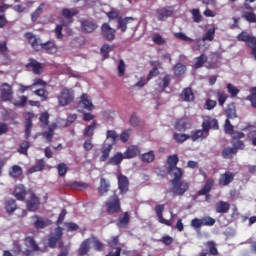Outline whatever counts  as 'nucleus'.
Here are the masks:
<instances>
[{
    "label": "nucleus",
    "instance_id": "obj_1",
    "mask_svg": "<svg viewBox=\"0 0 256 256\" xmlns=\"http://www.w3.org/2000/svg\"><path fill=\"white\" fill-rule=\"evenodd\" d=\"M211 129H213L214 131H217V129H219V122L217 121V119H204L202 122V130L198 129L191 131L189 139H191V141L193 142L199 141V139L200 141H203V139H207V137H209V131H211Z\"/></svg>",
    "mask_w": 256,
    "mask_h": 256
},
{
    "label": "nucleus",
    "instance_id": "obj_2",
    "mask_svg": "<svg viewBox=\"0 0 256 256\" xmlns=\"http://www.w3.org/2000/svg\"><path fill=\"white\" fill-rule=\"evenodd\" d=\"M173 179L170 181L172 184L171 193L174 197H183L187 191H189V183L187 181H181L183 173L172 176Z\"/></svg>",
    "mask_w": 256,
    "mask_h": 256
},
{
    "label": "nucleus",
    "instance_id": "obj_3",
    "mask_svg": "<svg viewBox=\"0 0 256 256\" xmlns=\"http://www.w3.org/2000/svg\"><path fill=\"white\" fill-rule=\"evenodd\" d=\"M104 205H105L106 213L108 215H117V213H121V199L116 193L110 196L106 200Z\"/></svg>",
    "mask_w": 256,
    "mask_h": 256
},
{
    "label": "nucleus",
    "instance_id": "obj_4",
    "mask_svg": "<svg viewBox=\"0 0 256 256\" xmlns=\"http://www.w3.org/2000/svg\"><path fill=\"white\" fill-rule=\"evenodd\" d=\"M57 99L60 107H67V105L73 103L75 100V92L73 89L65 87L60 91V95Z\"/></svg>",
    "mask_w": 256,
    "mask_h": 256
},
{
    "label": "nucleus",
    "instance_id": "obj_5",
    "mask_svg": "<svg viewBox=\"0 0 256 256\" xmlns=\"http://www.w3.org/2000/svg\"><path fill=\"white\" fill-rule=\"evenodd\" d=\"M178 163H179V156L177 154L168 156L167 171H168L170 177L183 174V170H181V168L177 167Z\"/></svg>",
    "mask_w": 256,
    "mask_h": 256
},
{
    "label": "nucleus",
    "instance_id": "obj_6",
    "mask_svg": "<svg viewBox=\"0 0 256 256\" xmlns=\"http://www.w3.org/2000/svg\"><path fill=\"white\" fill-rule=\"evenodd\" d=\"M214 185L215 179L208 178L204 184V187L197 192V195L200 197L205 195V201L209 203V201H211V194L209 193H211V189H213Z\"/></svg>",
    "mask_w": 256,
    "mask_h": 256
},
{
    "label": "nucleus",
    "instance_id": "obj_7",
    "mask_svg": "<svg viewBox=\"0 0 256 256\" xmlns=\"http://www.w3.org/2000/svg\"><path fill=\"white\" fill-rule=\"evenodd\" d=\"M117 34V31L115 28H111V25L108 23H103L101 26V35L105 41H114L115 35Z\"/></svg>",
    "mask_w": 256,
    "mask_h": 256
},
{
    "label": "nucleus",
    "instance_id": "obj_8",
    "mask_svg": "<svg viewBox=\"0 0 256 256\" xmlns=\"http://www.w3.org/2000/svg\"><path fill=\"white\" fill-rule=\"evenodd\" d=\"M61 239H63V230L58 227L50 234L48 238V247L50 249H55L58 241H61Z\"/></svg>",
    "mask_w": 256,
    "mask_h": 256
},
{
    "label": "nucleus",
    "instance_id": "obj_9",
    "mask_svg": "<svg viewBox=\"0 0 256 256\" xmlns=\"http://www.w3.org/2000/svg\"><path fill=\"white\" fill-rule=\"evenodd\" d=\"M174 129L179 131V133H185L187 129H191V121H189L187 116L178 118L174 122Z\"/></svg>",
    "mask_w": 256,
    "mask_h": 256
},
{
    "label": "nucleus",
    "instance_id": "obj_10",
    "mask_svg": "<svg viewBox=\"0 0 256 256\" xmlns=\"http://www.w3.org/2000/svg\"><path fill=\"white\" fill-rule=\"evenodd\" d=\"M25 38L27 39L28 43L31 44V47L34 51H43L44 43L41 41V38L33 35L32 33H26Z\"/></svg>",
    "mask_w": 256,
    "mask_h": 256
},
{
    "label": "nucleus",
    "instance_id": "obj_11",
    "mask_svg": "<svg viewBox=\"0 0 256 256\" xmlns=\"http://www.w3.org/2000/svg\"><path fill=\"white\" fill-rule=\"evenodd\" d=\"M26 207L28 211H38L39 207H41V199H39L37 195L31 194L29 199L26 201Z\"/></svg>",
    "mask_w": 256,
    "mask_h": 256
},
{
    "label": "nucleus",
    "instance_id": "obj_12",
    "mask_svg": "<svg viewBox=\"0 0 256 256\" xmlns=\"http://www.w3.org/2000/svg\"><path fill=\"white\" fill-rule=\"evenodd\" d=\"M117 179L120 195H125L129 191V178L123 174H119Z\"/></svg>",
    "mask_w": 256,
    "mask_h": 256
},
{
    "label": "nucleus",
    "instance_id": "obj_13",
    "mask_svg": "<svg viewBox=\"0 0 256 256\" xmlns=\"http://www.w3.org/2000/svg\"><path fill=\"white\" fill-rule=\"evenodd\" d=\"M0 97L2 101H13V88L8 83H3Z\"/></svg>",
    "mask_w": 256,
    "mask_h": 256
},
{
    "label": "nucleus",
    "instance_id": "obj_14",
    "mask_svg": "<svg viewBox=\"0 0 256 256\" xmlns=\"http://www.w3.org/2000/svg\"><path fill=\"white\" fill-rule=\"evenodd\" d=\"M235 179V174L233 172H225L220 175L218 179V184L220 187H227V185H231Z\"/></svg>",
    "mask_w": 256,
    "mask_h": 256
},
{
    "label": "nucleus",
    "instance_id": "obj_15",
    "mask_svg": "<svg viewBox=\"0 0 256 256\" xmlns=\"http://www.w3.org/2000/svg\"><path fill=\"white\" fill-rule=\"evenodd\" d=\"M163 211H165V205L158 204L155 206V213L158 217L159 223H162V225H167V227H171V221L163 218Z\"/></svg>",
    "mask_w": 256,
    "mask_h": 256
},
{
    "label": "nucleus",
    "instance_id": "obj_16",
    "mask_svg": "<svg viewBox=\"0 0 256 256\" xmlns=\"http://www.w3.org/2000/svg\"><path fill=\"white\" fill-rule=\"evenodd\" d=\"M158 21H165L173 15V9L171 7H162L156 10Z\"/></svg>",
    "mask_w": 256,
    "mask_h": 256
},
{
    "label": "nucleus",
    "instance_id": "obj_17",
    "mask_svg": "<svg viewBox=\"0 0 256 256\" xmlns=\"http://www.w3.org/2000/svg\"><path fill=\"white\" fill-rule=\"evenodd\" d=\"M24 245L28 249H31V251L37 252H43L41 248L39 247V244H37V241H35V238L33 236H27L24 238Z\"/></svg>",
    "mask_w": 256,
    "mask_h": 256
},
{
    "label": "nucleus",
    "instance_id": "obj_18",
    "mask_svg": "<svg viewBox=\"0 0 256 256\" xmlns=\"http://www.w3.org/2000/svg\"><path fill=\"white\" fill-rule=\"evenodd\" d=\"M180 98L186 103H193V101H195V93H193V89L191 87H186L182 90Z\"/></svg>",
    "mask_w": 256,
    "mask_h": 256
},
{
    "label": "nucleus",
    "instance_id": "obj_19",
    "mask_svg": "<svg viewBox=\"0 0 256 256\" xmlns=\"http://www.w3.org/2000/svg\"><path fill=\"white\" fill-rule=\"evenodd\" d=\"M111 190V183L105 179V178H100V184L98 187V193L100 197H105L107 193Z\"/></svg>",
    "mask_w": 256,
    "mask_h": 256
},
{
    "label": "nucleus",
    "instance_id": "obj_20",
    "mask_svg": "<svg viewBox=\"0 0 256 256\" xmlns=\"http://www.w3.org/2000/svg\"><path fill=\"white\" fill-rule=\"evenodd\" d=\"M81 29L83 33H93L97 29V24L91 20H81Z\"/></svg>",
    "mask_w": 256,
    "mask_h": 256
},
{
    "label": "nucleus",
    "instance_id": "obj_21",
    "mask_svg": "<svg viewBox=\"0 0 256 256\" xmlns=\"http://www.w3.org/2000/svg\"><path fill=\"white\" fill-rule=\"evenodd\" d=\"M13 195L16 197L17 201H25V198L27 197L25 186L23 184L15 186Z\"/></svg>",
    "mask_w": 256,
    "mask_h": 256
},
{
    "label": "nucleus",
    "instance_id": "obj_22",
    "mask_svg": "<svg viewBox=\"0 0 256 256\" xmlns=\"http://www.w3.org/2000/svg\"><path fill=\"white\" fill-rule=\"evenodd\" d=\"M78 107H82V109H86V111H93L95 106L93 105V102L89 100L87 94H82L78 103Z\"/></svg>",
    "mask_w": 256,
    "mask_h": 256
},
{
    "label": "nucleus",
    "instance_id": "obj_23",
    "mask_svg": "<svg viewBox=\"0 0 256 256\" xmlns=\"http://www.w3.org/2000/svg\"><path fill=\"white\" fill-rule=\"evenodd\" d=\"M32 219H35L33 222L35 229H45V227L51 225L49 219H43L41 216L34 215Z\"/></svg>",
    "mask_w": 256,
    "mask_h": 256
},
{
    "label": "nucleus",
    "instance_id": "obj_24",
    "mask_svg": "<svg viewBox=\"0 0 256 256\" xmlns=\"http://www.w3.org/2000/svg\"><path fill=\"white\" fill-rule=\"evenodd\" d=\"M229 209H231V204H229V202L219 201L215 204L216 213L225 215L226 213H229Z\"/></svg>",
    "mask_w": 256,
    "mask_h": 256
},
{
    "label": "nucleus",
    "instance_id": "obj_25",
    "mask_svg": "<svg viewBox=\"0 0 256 256\" xmlns=\"http://www.w3.org/2000/svg\"><path fill=\"white\" fill-rule=\"evenodd\" d=\"M139 153H141V150L138 148V146H129L123 154L124 159H134V157H137Z\"/></svg>",
    "mask_w": 256,
    "mask_h": 256
},
{
    "label": "nucleus",
    "instance_id": "obj_26",
    "mask_svg": "<svg viewBox=\"0 0 256 256\" xmlns=\"http://www.w3.org/2000/svg\"><path fill=\"white\" fill-rule=\"evenodd\" d=\"M89 251H91V239L87 238L81 243L78 249V255L80 256L88 255Z\"/></svg>",
    "mask_w": 256,
    "mask_h": 256
},
{
    "label": "nucleus",
    "instance_id": "obj_27",
    "mask_svg": "<svg viewBox=\"0 0 256 256\" xmlns=\"http://www.w3.org/2000/svg\"><path fill=\"white\" fill-rule=\"evenodd\" d=\"M213 95H216L220 107H224L227 99H229V95L223 90H214Z\"/></svg>",
    "mask_w": 256,
    "mask_h": 256
},
{
    "label": "nucleus",
    "instance_id": "obj_28",
    "mask_svg": "<svg viewBox=\"0 0 256 256\" xmlns=\"http://www.w3.org/2000/svg\"><path fill=\"white\" fill-rule=\"evenodd\" d=\"M129 221H131V217L129 216V212H123L122 215L119 216L116 225L120 229H125V227H127V225H129Z\"/></svg>",
    "mask_w": 256,
    "mask_h": 256
},
{
    "label": "nucleus",
    "instance_id": "obj_29",
    "mask_svg": "<svg viewBox=\"0 0 256 256\" xmlns=\"http://www.w3.org/2000/svg\"><path fill=\"white\" fill-rule=\"evenodd\" d=\"M113 150V144H104L101 149V156L100 161L103 163L109 159V155L111 154V151Z\"/></svg>",
    "mask_w": 256,
    "mask_h": 256
},
{
    "label": "nucleus",
    "instance_id": "obj_30",
    "mask_svg": "<svg viewBox=\"0 0 256 256\" xmlns=\"http://www.w3.org/2000/svg\"><path fill=\"white\" fill-rule=\"evenodd\" d=\"M42 51H45L48 55H55L57 53V45H55V42L48 41L42 45Z\"/></svg>",
    "mask_w": 256,
    "mask_h": 256
},
{
    "label": "nucleus",
    "instance_id": "obj_31",
    "mask_svg": "<svg viewBox=\"0 0 256 256\" xmlns=\"http://www.w3.org/2000/svg\"><path fill=\"white\" fill-rule=\"evenodd\" d=\"M45 169V159L37 160L36 164L28 169V174L32 175V173H37L39 171H43Z\"/></svg>",
    "mask_w": 256,
    "mask_h": 256
},
{
    "label": "nucleus",
    "instance_id": "obj_32",
    "mask_svg": "<svg viewBox=\"0 0 256 256\" xmlns=\"http://www.w3.org/2000/svg\"><path fill=\"white\" fill-rule=\"evenodd\" d=\"M95 129H97V121H92L89 126L83 130L84 137H89V139H93V135H95Z\"/></svg>",
    "mask_w": 256,
    "mask_h": 256
},
{
    "label": "nucleus",
    "instance_id": "obj_33",
    "mask_svg": "<svg viewBox=\"0 0 256 256\" xmlns=\"http://www.w3.org/2000/svg\"><path fill=\"white\" fill-rule=\"evenodd\" d=\"M4 209L8 214L15 213L17 211V201L13 198L8 199L4 204Z\"/></svg>",
    "mask_w": 256,
    "mask_h": 256
},
{
    "label": "nucleus",
    "instance_id": "obj_34",
    "mask_svg": "<svg viewBox=\"0 0 256 256\" xmlns=\"http://www.w3.org/2000/svg\"><path fill=\"white\" fill-rule=\"evenodd\" d=\"M56 127H57V124H52L51 126H49L48 131H44L42 133V137L46 139L47 143H51V141H53Z\"/></svg>",
    "mask_w": 256,
    "mask_h": 256
},
{
    "label": "nucleus",
    "instance_id": "obj_35",
    "mask_svg": "<svg viewBox=\"0 0 256 256\" xmlns=\"http://www.w3.org/2000/svg\"><path fill=\"white\" fill-rule=\"evenodd\" d=\"M133 21H135L133 17H125L123 19H118V29H120L122 33H125V31H127V25L133 23Z\"/></svg>",
    "mask_w": 256,
    "mask_h": 256
},
{
    "label": "nucleus",
    "instance_id": "obj_36",
    "mask_svg": "<svg viewBox=\"0 0 256 256\" xmlns=\"http://www.w3.org/2000/svg\"><path fill=\"white\" fill-rule=\"evenodd\" d=\"M227 119H235L237 117V108L235 107V103H230L227 105L225 110Z\"/></svg>",
    "mask_w": 256,
    "mask_h": 256
},
{
    "label": "nucleus",
    "instance_id": "obj_37",
    "mask_svg": "<svg viewBox=\"0 0 256 256\" xmlns=\"http://www.w3.org/2000/svg\"><path fill=\"white\" fill-rule=\"evenodd\" d=\"M123 159H125V156L121 152H117L114 156H112L108 160V165H119L120 163H123Z\"/></svg>",
    "mask_w": 256,
    "mask_h": 256
},
{
    "label": "nucleus",
    "instance_id": "obj_38",
    "mask_svg": "<svg viewBox=\"0 0 256 256\" xmlns=\"http://www.w3.org/2000/svg\"><path fill=\"white\" fill-rule=\"evenodd\" d=\"M172 139L175 141V143L182 144L185 143V141H189V134L174 132Z\"/></svg>",
    "mask_w": 256,
    "mask_h": 256
},
{
    "label": "nucleus",
    "instance_id": "obj_39",
    "mask_svg": "<svg viewBox=\"0 0 256 256\" xmlns=\"http://www.w3.org/2000/svg\"><path fill=\"white\" fill-rule=\"evenodd\" d=\"M9 175L12 179H17L23 175V168L19 165H13L9 170Z\"/></svg>",
    "mask_w": 256,
    "mask_h": 256
},
{
    "label": "nucleus",
    "instance_id": "obj_40",
    "mask_svg": "<svg viewBox=\"0 0 256 256\" xmlns=\"http://www.w3.org/2000/svg\"><path fill=\"white\" fill-rule=\"evenodd\" d=\"M234 155H237V148L226 147L222 150L223 159H233Z\"/></svg>",
    "mask_w": 256,
    "mask_h": 256
},
{
    "label": "nucleus",
    "instance_id": "obj_41",
    "mask_svg": "<svg viewBox=\"0 0 256 256\" xmlns=\"http://www.w3.org/2000/svg\"><path fill=\"white\" fill-rule=\"evenodd\" d=\"M186 71H187V66H185L183 63L179 62L174 65L175 77H181V75H185Z\"/></svg>",
    "mask_w": 256,
    "mask_h": 256
},
{
    "label": "nucleus",
    "instance_id": "obj_42",
    "mask_svg": "<svg viewBox=\"0 0 256 256\" xmlns=\"http://www.w3.org/2000/svg\"><path fill=\"white\" fill-rule=\"evenodd\" d=\"M29 147H31V143L27 140H24L20 143L17 152L20 153V155H25L27 157V155H29Z\"/></svg>",
    "mask_w": 256,
    "mask_h": 256
},
{
    "label": "nucleus",
    "instance_id": "obj_43",
    "mask_svg": "<svg viewBox=\"0 0 256 256\" xmlns=\"http://www.w3.org/2000/svg\"><path fill=\"white\" fill-rule=\"evenodd\" d=\"M250 95L245 98V101H250L252 109H256V87L249 89Z\"/></svg>",
    "mask_w": 256,
    "mask_h": 256
},
{
    "label": "nucleus",
    "instance_id": "obj_44",
    "mask_svg": "<svg viewBox=\"0 0 256 256\" xmlns=\"http://www.w3.org/2000/svg\"><path fill=\"white\" fill-rule=\"evenodd\" d=\"M28 65L32 67L34 75H41L43 71V65L41 63L37 62V60H32Z\"/></svg>",
    "mask_w": 256,
    "mask_h": 256
},
{
    "label": "nucleus",
    "instance_id": "obj_45",
    "mask_svg": "<svg viewBox=\"0 0 256 256\" xmlns=\"http://www.w3.org/2000/svg\"><path fill=\"white\" fill-rule=\"evenodd\" d=\"M45 10V3H41L36 10L31 14V19L35 23L39 17L43 14V11Z\"/></svg>",
    "mask_w": 256,
    "mask_h": 256
},
{
    "label": "nucleus",
    "instance_id": "obj_46",
    "mask_svg": "<svg viewBox=\"0 0 256 256\" xmlns=\"http://www.w3.org/2000/svg\"><path fill=\"white\" fill-rule=\"evenodd\" d=\"M141 161H143V163H153L155 161V152L150 150L149 152L142 154Z\"/></svg>",
    "mask_w": 256,
    "mask_h": 256
},
{
    "label": "nucleus",
    "instance_id": "obj_47",
    "mask_svg": "<svg viewBox=\"0 0 256 256\" xmlns=\"http://www.w3.org/2000/svg\"><path fill=\"white\" fill-rule=\"evenodd\" d=\"M190 13L194 23H201V21H203V15H201V10H199V8H193Z\"/></svg>",
    "mask_w": 256,
    "mask_h": 256
},
{
    "label": "nucleus",
    "instance_id": "obj_48",
    "mask_svg": "<svg viewBox=\"0 0 256 256\" xmlns=\"http://www.w3.org/2000/svg\"><path fill=\"white\" fill-rule=\"evenodd\" d=\"M206 247L208 248V251L210 255L217 256L219 255V250H217V244L215 241L210 240L206 243Z\"/></svg>",
    "mask_w": 256,
    "mask_h": 256
},
{
    "label": "nucleus",
    "instance_id": "obj_49",
    "mask_svg": "<svg viewBox=\"0 0 256 256\" xmlns=\"http://www.w3.org/2000/svg\"><path fill=\"white\" fill-rule=\"evenodd\" d=\"M194 68L201 69L205 63H207V56L205 54H201L200 56L195 58Z\"/></svg>",
    "mask_w": 256,
    "mask_h": 256
},
{
    "label": "nucleus",
    "instance_id": "obj_50",
    "mask_svg": "<svg viewBox=\"0 0 256 256\" xmlns=\"http://www.w3.org/2000/svg\"><path fill=\"white\" fill-rule=\"evenodd\" d=\"M34 95L40 97L41 101H47V99H49V91H47L45 88L35 90Z\"/></svg>",
    "mask_w": 256,
    "mask_h": 256
},
{
    "label": "nucleus",
    "instance_id": "obj_51",
    "mask_svg": "<svg viewBox=\"0 0 256 256\" xmlns=\"http://www.w3.org/2000/svg\"><path fill=\"white\" fill-rule=\"evenodd\" d=\"M226 89L230 95V97L235 98L239 95V93L241 92V90H239V88L235 87V85L228 83L226 85Z\"/></svg>",
    "mask_w": 256,
    "mask_h": 256
},
{
    "label": "nucleus",
    "instance_id": "obj_52",
    "mask_svg": "<svg viewBox=\"0 0 256 256\" xmlns=\"http://www.w3.org/2000/svg\"><path fill=\"white\" fill-rule=\"evenodd\" d=\"M62 15L66 19H71L72 17H75V15H79V11H77L75 8H65L62 10Z\"/></svg>",
    "mask_w": 256,
    "mask_h": 256
},
{
    "label": "nucleus",
    "instance_id": "obj_53",
    "mask_svg": "<svg viewBox=\"0 0 256 256\" xmlns=\"http://www.w3.org/2000/svg\"><path fill=\"white\" fill-rule=\"evenodd\" d=\"M171 85V75L166 74L162 79L161 83H159V87L161 88L162 91H165L167 87Z\"/></svg>",
    "mask_w": 256,
    "mask_h": 256
},
{
    "label": "nucleus",
    "instance_id": "obj_54",
    "mask_svg": "<svg viewBox=\"0 0 256 256\" xmlns=\"http://www.w3.org/2000/svg\"><path fill=\"white\" fill-rule=\"evenodd\" d=\"M27 100H28L27 96L22 95V96H19L18 99L14 100L12 102V105H14V107L21 108L24 105H27Z\"/></svg>",
    "mask_w": 256,
    "mask_h": 256
},
{
    "label": "nucleus",
    "instance_id": "obj_55",
    "mask_svg": "<svg viewBox=\"0 0 256 256\" xmlns=\"http://www.w3.org/2000/svg\"><path fill=\"white\" fill-rule=\"evenodd\" d=\"M106 139H111L110 145H115L117 143V139H119V135L115 130H108L106 132Z\"/></svg>",
    "mask_w": 256,
    "mask_h": 256
},
{
    "label": "nucleus",
    "instance_id": "obj_56",
    "mask_svg": "<svg viewBox=\"0 0 256 256\" xmlns=\"http://www.w3.org/2000/svg\"><path fill=\"white\" fill-rule=\"evenodd\" d=\"M215 39V26H212L207 30L205 35L202 37V41H213Z\"/></svg>",
    "mask_w": 256,
    "mask_h": 256
},
{
    "label": "nucleus",
    "instance_id": "obj_57",
    "mask_svg": "<svg viewBox=\"0 0 256 256\" xmlns=\"http://www.w3.org/2000/svg\"><path fill=\"white\" fill-rule=\"evenodd\" d=\"M57 171L59 177H65V175H67V171H69V168L65 162H61L57 165Z\"/></svg>",
    "mask_w": 256,
    "mask_h": 256
},
{
    "label": "nucleus",
    "instance_id": "obj_58",
    "mask_svg": "<svg viewBox=\"0 0 256 256\" xmlns=\"http://www.w3.org/2000/svg\"><path fill=\"white\" fill-rule=\"evenodd\" d=\"M23 118L25 120V125H30L33 127V119L35 118V113L33 112H24Z\"/></svg>",
    "mask_w": 256,
    "mask_h": 256
},
{
    "label": "nucleus",
    "instance_id": "obj_59",
    "mask_svg": "<svg viewBox=\"0 0 256 256\" xmlns=\"http://www.w3.org/2000/svg\"><path fill=\"white\" fill-rule=\"evenodd\" d=\"M113 49V46L109 45V44H104L100 51L103 54V60L105 59H109V53H111V50Z\"/></svg>",
    "mask_w": 256,
    "mask_h": 256
},
{
    "label": "nucleus",
    "instance_id": "obj_60",
    "mask_svg": "<svg viewBox=\"0 0 256 256\" xmlns=\"http://www.w3.org/2000/svg\"><path fill=\"white\" fill-rule=\"evenodd\" d=\"M201 219L203 227H213V225H215V218H212L211 216H205Z\"/></svg>",
    "mask_w": 256,
    "mask_h": 256
},
{
    "label": "nucleus",
    "instance_id": "obj_61",
    "mask_svg": "<svg viewBox=\"0 0 256 256\" xmlns=\"http://www.w3.org/2000/svg\"><path fill=\"white\" fill-rule=\"evenodd\" d=\"M131 133H133V130L131 129L122 131L120 134V141H122V143H127V141H129V137H131Z\"/></svg>",
    "mask_w": 256,
    "mask_h": 256
},
{
    "label": "nucleus",
    "instance_id": "obj_62",
    "mask_svg": "<svg viewBox=\"0 0 256 256\" xmlns=\"http://www.w3.org/2000/svg\"><path fill=\"white\" fill-rule=\"evenodd\" d=\"M119 241V236H113L111 239L107 241V244L112 248V249H117L120 245Z\"/></svg>",
    "mask_w": 256,
    "mask_h": 256
},
{
    "label": "nucleus",
    "instance_id": "obj_63",
    "mask_svg": "<svg viewBox=\"0 0 256 256\" xmlns=\"http://www.w3.org/2000/svg\"><path fill=\"white\" fill-rule=\"evenodd\" d=\"M231 144L233 148L236 149V151L238 149L241 151L245 149V142H243L242 140H231Z\"/></svg>",
    "mask_w": 256,
    "mask_h": 256
},
{
    "label": "nucleus",
    "instance_id": "obj_64",
    "mask_svg": "<svg viewBox=\"0 0 256 256\" xmlns=\"http://www.w3.org/2000/svg\"><path fill=\"white\" fill-rule=\"evenodd\" d=\"M243 17L248 23H256V14L254 12H245Z\"/></svg>",
    "mask_w": 256,
    "mask_h": 256
}]
</instances>
